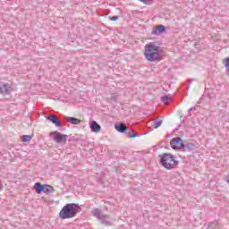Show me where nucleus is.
I'll return each instance as SVG.
<instances>
[{
	"label": "nucleus",
	"instance_id": "obj_1",
	"mask_svg": "<svg viewBox=\"0 0 229 229\" xmlns=\"http://www.w3.org/2000/svg\"><path fill=\"white\" fill-rule=\"evenodd\" d=\"M143 55L147 62H160V47L150 42L145 46Z\"/></svg>",
	"mask_w": 229,
	"mask_h": 229
},
{
	"label": "nucleus",
	"instance_id": "obj_2",
	"mask_svg": "<svg viewBox=\"0 0 229 229\" xmlns=\"http://www.w3.org/2000/svg\"><path fill=\"white\" fill-rule=\"evenodd\" d=\"M78 205L75 203L66 204L59 212L60 219H72L78 214Z\"/></svg>",
	"mask_w": 229,
	"mask_h": 229
},
{
	"label": "nucleus",
	"instance_id": "obj_3",
	"mask_svg": "<svg viewBox=\"0 0 229 229\" xmlns=\"http://www.w3.org/2000/svg\"><path fill=\"white\" fill-rule=\"evenodd\" d=\"M159 157V164H161V165L165 167V169H174V167L178 165L176 157H174V156H173L172 154L164 153L162 156Z\"/></svg>",
	"mask_w": 229,
	"mask_h": 229
},
{
	"label": "nucleus",
	"instance_id": "obj_4",
	"mask_svg": "<svg viewBox=\"0 0 229 229\" xmlns=\"http://www.w3.org/2000/svg\"><path fill=\"white\" fill-rule=\"evenodd\" d=\"M92 216H94L95 217H97V219L98 221H100V223L102 225H104L105 226H111L112 225V222L110 221V217L108 216V215H105L101 212V210H99V208H94L91 211Z\"/></svg>",
	"mask_w": 229,
	"mask_h": 229
},
{
	"label": "nucleus",
	"instance_id": "obj_5",
	"mask_svg": "<svg viewBox=\"0 0 229 229\" xmlns=\"http://www.w3.org/2000/svg\"><path fill=\"white\" fill-rule=\"evenodd\" d=\"M170 146L173 149H183L185 148V144L182 142L181 137L172 139Z\"/></svg>",
	"mask_w": 229,
	"mask_h": 229
},
{
	"label": "nucleus",
	"instance_id": "obj_6",
	"mask_svg": "<svg viewBox=\"0 0 229 229\" xmlns=\"http://www.w3.org/2000/svg\"><path fill=\"white\" fill-rule=\"evenodd\" d=\"M12 90H13V88H12V85L10 84L4 83L0 86V94H3L4 96L10 95Z\"/></svg>",
	"mask_w": 229,
	"mask_h": 229
},
{
	"label": "nucleus",
	"instance_id": "obj_7",
	"mask_svg": "<svg viewBox=\"0 0 229 229\" xmlns=\"http://www.w3.org/2000/svg\"><path fill=\"white\" fill-rule=\"evenodd\" d=\"M47 121H50L52 124H55V126H57V128H62V122L58 120V117L55 114H51L46 117Z\"/></svg>",
	"mask_w": 229,
	"mask_h": 229
},
{
	"label": "nucleus",
	"instance_id": "obj_8",
	"mask_svg": "<svg viewBox=\"0 0 229 229\" xmlns=\"http://www.w3.org/2000/svg\"><path fill=\"white\" fill-rule=\"evenodd\" d=\"M50 137H53V140L57 142V144H61L64 140V134L58 131L50 132Z\"/></svg>",
	"mask_w": 229,
	"mask_h": 229
},
{
	"label": "nucleus",
	"instance_id": "obj_9",
	"mask_svg": "<svg viewBox=\"0 0 229 229\" xmlns=\"http://www.w3.org/2000/svg\"><path fill=\"white\" fill-rule=\"evenodd\" d=\"M165 32V26L164 25H157L154 27L152 30V35H162V33Z\"/></svg>",
	"mask_w": 229,
	"mask_h": 229
},
{
	"label": "nucleus",
	"instance_id": "obj_10",
	"mask_svg": "<svg viewBox=\"0 0 229 229\" xmlns=\"http://www.w3.org/2000/svg\"><path fill=\"white\" fill-rule=\"evenodd\" d=\"M89 128L94 133H99V131H101V125H99V123H98L96 121H93L90 123Z\"/></svg>",
	"mask_w": 229,
	"mask_h": 229
},
{
	"label": "nucleus",
	"instance_id": "obj_11",
	"mask_svg": "<svg viewBox=\"0 0 229 229\" xmlns=\"http://www.w3.org/2000/svg\"><path fill=\"white\" fill-rule=\"evenodd\" d=\"M34 189L38 194H42L46 191V184H42L40 182H36L34 185Z\"/></svg>",
	"mask_w": 229,
	"mask_h": 229
},
{
	"label": "nucleus",
	"instance_id": "obj_12",
	"mask_svg": "<svg viewBox=\"0 0 229 229\" xmlns=\"http://www.w3.org/2000/svg\"><path fill=\"white\" fill-rule=\"evenodd\" d=\"M115 131H119V133H126L128 127L124 125V123H119L114 125Z\"/></svg>",
	"mask_w": 229,
	"mask_h": 229
},
{
	"label": "nucleus",
	"instance_id": "obj_13",
	"mask_svg": "<svg viewBox=\"0 0 229 229\" xmlns=\"http://www.w3.org/2000/svg\"><path fill=\"white\" fill-rule=\"evenodd\" d=\"M65 119L67 123H71V124H80V123H81V120L75 117L66 116Z\"/></svg>",
	"mask_w": 229,
	"mask_h": 229
},
{
	"label": "nucleus",
	"instance_id": "obj_14",
	"mask_svg": "<svg viewBox=\"0 0 229 229\" xmlns=\"http://www.w3.org/2000/svg\"><path fill=\"white\" fill-rule=\"evenodd\" d=\"M172 99L173 96L171 94L161 97V101L164 103V105H167V102L171 101Z\"/></svg>",
	"mask_w": 229,
	"mask_h": 229
},
{
	"label": "nucleus",
	"instance_id": "obj_15",
	"mask_svg": "<svg viewBox=\"0 0 229 229\" xmlns=\"http://www.w3.org/2000/svg\"><path fill=\"white\" fill-rule=\"evenodd\" d=\"M227 74H229V57L223 60Z\"/></svg>",
	"mask_w": 229,
	"mask_h": 229
},
{
	"label": "nucleus",
	"instance_id": "obj_16",
	"mask_svg": "<svg viewBox=\"0 0 229 229\" xmlns=\"http://www.w3.org/2000/svg\"><path fill=\"white\" fill-rule=\"evenodd\" d=\"M31 139H33V137L30 136V135H23V136H21V140L23 142H30Z\"/></svg>",
	"mask_w": 229,
	"mask_h": 229
},
{
	"label": "nucleus",
	"instance_id": "obj_17",
	"mask_svg": "<svg viewBox=\"0 0 229 229\" xmlns=\"http://www.w3.org/2000/svg\"><path fill=\"white\" fill-rule=\"evenodd\" d=\"M154 128H160L162 126V120L153 122Z\"/></svg>",
	"mask_w": 229,
	"mask_h": 229
},
{
	"label": "nucleus",
	"instance_id": "obj_18",
	"mask_svg": "<svg viewBox=\"0 0 229 229\" xmlns=\"http://www.w3.org/2000/svg\"><path fill=\"white\" fill-rule=\"evenodd\" d=\"M129 139H135V137H139V133L137 131H132V133L128 134Z\"/></svg>",
	"mask_w": 229,
	"mask_h": 229
},
{
	"label": "nucleus",
	"instance_id": "obj_19",
	"mask_svg": "<svg viewBox=\"0 0 229 229\" xmlns=\"http://www.w3.org/2000/svg\"><path fill=\"white\" fill-rule=\"evenodd\" d=\"M183 149H194V144L188 143L187 145H184Z\"/></svg>",
	"mask_w": 229,
	"mask_h": 229
},
{
	"label": "nucleus",
	"instance_id": "obj_20",
	"mask_svg": "<svg viewBox=\"0 0 229 229\" xmlns=\"http://www.w3.org/2000/svg\"><path fill=\"white\" fill-rule=\"evenodd\" d=\"M44 192H47V194H49V192H51V186L46 185Z\"/></svg>",
	"mask_w": 229,
	"mask_h": 229
},
{
	"label": "nucleus",
	"instance_id": "obj_21",
	"mask_svg": "<svg viewBox=\"0 0 229 229\" xmlns=\"http://www.w3.org/2000/svg\"><path fill=\"white\" fill-rule=\"evenodd\" d=\"M208 226L209 228H212V226H216V228H219V224L217 222H214L210 224Z\"/></svg>",
	"mask_w": 229,
	"mask_h": 229
},
{
	"label": "nucleus",
	"instance_id": "obj_22",
	"mask_svg": "<svg viewBox=\"0 0 229 229\" xmlns=\"http://www.w3.org/2000/svg\"><path fill=\"white\" fill-rule=\"evenodd\" d=\"M110 21H119V16H113L110 18Z\"/></svg>",
	"mask_w": 229,
	"mask_h": 229
},
{
	"label": "nucleus",
	"instance_id": "obj_23",
	"mask_svg": "<svg viewBox=\"0 0 229 229\" xmlns=\"http://www.w3.org/2000/svg\"><path fill=\"white\" fill-rule=\"evenodd\" d=\"M67 137H69V136L64 135V139L63 140H64V142H67Z\"/></svg>",
	"mask_w": 229,
	"mask_h": 229
},
{
	"label": "nucleus",
	"instance_id": "obj_24",
	"mask_svg": "<svg viewBox=\"0 0 229 229\" xmlns=\"http://www.w3.org/2000/svg\"><path fill=\"white\" fill-rule=\"evenodd\" d=\"M4 187H3V182H1L0 181V191H3Z\"/></svg>",
	"mask_w": 229,
	"mask_h": 229
},
{
	"label": "nucleus",
	"instance_id": "obj_25",
	"mask_svg": "<svg viewBox=\"0 0 229 229\" xmlns=\"http://www.w3.org/2000/svg\"><path fill=\"white\" fill-rule=\"evenodd\" d=\"M191 110H192V108H191V109L188 110L189 114H191Z\"/></svg>",
	"mask_w": 229,
	"mask_h": 229
}]
</instances>
